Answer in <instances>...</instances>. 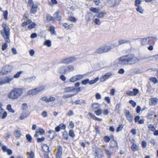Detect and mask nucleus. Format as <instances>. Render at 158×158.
<instances>
[{
    "label": "nucleus",
    "mask_w": 158,
    "mask_h": 158,
    "mask_svg": "<svg viewBox=\"0 0 158 158\" xmlns=\"http://www.w3.org/2000/svg\"><path fill=\"white\" fill-rule=\"evenodd\" d=\"M137 7L136 8V10L137 11L139 12L140 14H143L144 12V10L140 6H137Z\"/></svg>",
    "instance_id": "a878e982"
},
{
    "label": "nucleus",
    "mask_w": 158,
    "mask_h": 158,
    "mask_svg": "<svg viewBox=\"0 0 158 158\" xmlns=\"http://www.w3.org/2000/svg\"><path fill=\"white\" fill-rule=\"evenodd\" d=\"M14 135L16 137H20L21 135L20 131H15L14 132Z\"/></svg>",
    "instance_id": "ea45409f"
},
{
    "label": "nucleus",
    "mask_w": 158,
    "mask_h": 158,
    "mask_svg": "<svg viewBox=\"0 0 158 158\" xmlns=\"http://www.w3.org/2000/svg\"><path fill=\"white\" fill-rule=\"evenodd\" d=\"M104 153L106 155L107 158H111V156L113 153V152L107 149L106 148H104Z\"/></svg>",
    "instance_id": "f3484780"
},
{
    "label": "nucleus",
    "mask_w": 158,
    "mask_h": 158,
    "mask_svg": "<svg viewBox=\"0 0 158 158\" xmlns=\"http://www.w3.org/2000/svg\"><path fill=\"white\" fill-rule=\"evenodd\" d=\"M130 104H131L133 107H135L136 106V103L133 100H130L129 101Z\"/></svg>",
    "instance_id": "bf43d9fd"
},
{
    "label": "nucleus",
    "mask_w": 158,
    "mask_h": 158,
    "mask_svg": "<svg viewBox=\"0 0 158 158\" xmlns=\"http://www.w3.org/2000/svg\"><path fill=\"white\" fill-rule=\"evenodd\" d=\"M13 68V66L11 65H6L3 67L2 70V72L3 74H6L11 72Z\"/></svg>",
    "instance_id": "9d476101"
},
{
    "label": "nucleus",
    "mask_w": 158,
    "mask_h": 158,
    "mask_svg": "<svg viewBox=\"0 0 158 158\" xmlns=\"http://www.w3.org/2000/svg\"><path fill=\"white\" fill-rule=\"evenodd\" d=\"M133 92L134 94V96L136 95L139 93V90L136 89H133Z\"/></svg>",
    "instance_id": "338daca9"
},
{
    "label": "nucleus",
    "mask_w": 158,
    "mask_h": 158,
    "mask_svg": "<svg viewBox=\"0 0 158 158\" xmlns=\"http://www.w3.org/2000/svg\"><path fill=\"white\" fill-rule=\"evenodd\" d=\"M90 10L94 13H98L99 12L98 9L96 8L91 7L90 8Z\"/></svg>",
    "instance_id": "58836bf2"
},
{
    "label": "nucleus",
    "mask_w": 158,
    "mask_h": 158,
    "mask_svg": "<svg viewBox=\"0 0 158 158\" xmlns=\"http://www.w3.org/2000/svg\"><path fill=\"white\" fill-rule=\"evenodd\" d=\"M7 109L10 112L12 113L14 112V110L11 108V105H8L7 106Z\"/></svg>",
    "instance_id": "c03bdc74"
},
{
    "label": "nucleus",
    "mask_w": 158,
    "mask_h": 158,
    "mask_svg": "<svg viewBox=\"0 0 158 158\" xmlns=\"http://www.w3.org/2000/svg\"><path fill=\"white\" fill-rule=\"evenodd\" d=\"M59 73L61 74L67 73H68V70L66 66H61L59 68Z\"/></svg>",
    "instance_id": "dca6fc26"
},
{
    "label": "nucleus",
    "mask_w": 158,
    "mask_h": 158,
    "mask_svg": "<svg viewBox=\"0 0 158 158\" xmlns=\"http://www.w3.org/2000/svg\"><path fill=\"white\" fill-rule=\"evenodd\" d=\"M69 135L70 137H72V138H74L75 136L73 131L71 130H69Z\"/></svg>",
    "instance_id": "6e6d98bb"
},
{
    "label": "nucleus",
    "mask_w": 158,
    "mask_h": 158,
    "mask_svg": "<svg viewBox=\"0 0 158 158\" xmlns=\"http://www.w3.org/2000/svg\"><path fill=\"white\" fill-rule=\"evenodd\" d=\"M74 95H75L74 94H67V95H64L62 97H63V98L65 99L68 98H70V97L73 96Z\"/></svg>",
    "instance_id": "49530a36"
},
{
    "label": "nucleus",
    "mask_w": 158,
    "mask_h": 158,
    "mask_svg": "<svg viewBox=\"0 0 158 158\" xmlns=\"http://www.w3.org/2000/svg\"><path fill=\"white\" fill-rule=\"evenodd\" d=\"M148 127L149 130L152 132H154L155 130V128L154 126L151 124H149L148 126Z\"/></svg>",
    "instance_id": "cd10ccee"
},
{
    "label": "nucleus",
    "mask_w": 158,
    "mask_h": 158,
    "mask_svg": "<svg viewBox=\"0 0 158 158\" xmlns=\"http://www.w3.org/2000/svg\"><path fill=\"white\" fill-rule=\"evenodd\" d=\"M66 67L68 70V73L74 70V66L72 65H69L66 66Z\"/></svg>",
    "instance_id": "bb28decb"
},
{
    "label": "nucleus",
    "mask_w": 158,
    "mask_h": 158,
    "mask_svg": "<svg viewBox=\"0 0 158 158\" xmlns=\"http://www.w3.org/2000/svg\"><path fill=\"white\" fill-rule=\"evenodd\" d=\"M147 143L144 140H143L141 142V145L143 148H145L147 146Z\"/></svg>",
    "instance_id": "69168bd1"
},
{
    "label": "nucleus",
    "mask_w": 158,
    "mask_h": 158,
    "mask_svg": "<svg viewBox=\"0 0 158 158\" xmlns=\"http://www.w3.org/2000/svg\"><path fill=\"white\" fill-rule=\"evenodd\" d=\"M2 27L3 29L1 31V34L5 42L7 43H9L10 42L9 39L10 29L9 27L5 23H3Z\"/></svg>",
    "instance_id": "7ed1b4c3"
},
{
    "label": "nucleus",
    "mask_w": 158,
    "mask_h": 158,
    "mask_svg": "<svg viewBox=\"0 0 158 158\" xmlns=\"http://www.w3.org/2000/svg\"><path fill=\"white\" fill-rule=\"evenodd\" d=\"M48 133L50 134L49 135V137L52 139L54 136L55 134V131L52 130H50L48 131Z\"/></svg>",
    "instance_id": "393cba45"
},
{
    "label": "nucleus",
    "mask_w": 158,
    "mask_h": 158,
    "mask_svg": "<svg viewBox=\"0 0 158 158\" xmlns=\"http://www.w3.org/2000/svg\"><path fill=\"white\" fill-rule=\"evenodd\" d=\"M36 132L37 133H38L42 135L44 134L45 132L44 130L41 128H39L38 130L36 131Z\"/></svg>",
    "instance_id": "c756f323"
},
{
    "label": "nucleus",
    "mask_w": 158,
    "mask_h": 158,
    "mask_svg": "<svg viewBox=\"0 0 158 158\" xmlns=\"http://www.w3.org/2000/svg\"><path fill=\"white\" fill-rule=\"evenodd\" d=\"M149 80L152 82H153L154 84H155L157 83L158 80L155 77H152L149 78Z\"/></svg>",
    "instance_id": "f704fd0d"
},
{
    "label": "nucleus",
    "mask_w": 158,
    "mask_h": 158,
    "mask_svg": "<svg viewBox=\"0 0 158 158\" xmlns=\"http://www.w3.org/2000/svg\"><path fill=\"white\" fill-rule=\"evenodd\" d=\"M68 20L71 22H75L77 21L76 18L73 17H70L69 18Z\"/></svg>",
    "instance_id": "603ef678"
},
{
    "label": "nucleus",
    "mask_w": 158,
    "mask_h": 158,
    "mask_svg": "<svg viewBox=\"0 0 158 158\" xmlns=\"http://www.w3.org/2000/svg\"><path fill=\"white\" fill-rule=\"evenodd\" d=\"M107 79L108 78L106 76V75H104L100 78V81H103Z\"/></svg>",
    "instance_id": "13d9d810"
},
{
    "label": "nucleus",
    "mask_w": 158,
    "mask_h": 158,
    "mask_svg": "<svg viewBox=\"0 0 158 158\" xmlns=\"http://www.w3.org/2000/svg\"><path fill=\"white\" fill-rule=\"evenodd\" d=\"M100 106V104L98 103H93L92 105V107L94 109H98Z\"/></svg>",
    "instance_id": "c85d7f7f"
},
{
    "label": "nucleus",
    "mask_w": 158,
    "mask_h": 158,
    "mask_svg": "<svg viewBox=\"0 0 158 158\" xmlns=\"http://www.w3.org/2000/svg\"><path fill=\"white\" fill-rule=\"evenodd\" d=\"M22 73V71H19V72H17L14 75V77H13V78H19L20 77V75Z\"/></svg>",
    "instance_id": "37998d69"
},
{
    "label": "nucleus",
    "mask_w": 158,
    "mask_h": 158,
    "mask_svg": "<svg viewBox=\"0 0 158 158\" xmlns=\"http://www.w3.org/2000/svg\"><path fill=\"white\" fill-rule=\"evenodd\" d=\"M115 0H108V4L110 6H113L118 4V3L115 2Z\"/></svg>",
    "instance_id": "6ab92c4d"
},
{
    "label": "nucleus",
    "mask_w": 158,
    "mask_h": 158,
    "mask_svg": "<svg viewBox=\"0 0 158 158\" xmlns=\"http://www.w3.org/2000/svg\"><path fill=\"white\" fill-rule=\"evenodd\" d=\"M56 100V98L52 96H50L48 98V103L50 102H53Z\"/></svg>",
    "instance_id": "473e14b6"
},
{
    "label": "nucleus",
    "mask_w": 158,
    "mask_h": 158,
    "mask_svg": "<svg viewBox=\"0 0 158 158\" xmlns=\"http://www.w3.org/2000/svg\"><path fill=\"white\" fill-rule=\"evenodd\" d=\"M24 90L22 88H15L9 93L8 97L11 99H17L23 94Z\"/></svg>",
    "instance_id": "f03ea898"
},
{
    "label": "nucleus",
    "mask_w": 158,
    "mask_h": 158,
    "mask_svg": "<svg viewBox=\"0 0 158 158\" xmlns=\"http://www.w3.org/2000/svg\"><path fill=\"white\" fill-rule=\"evenodd\" d=\"M110 144L111 147L113 148L115 146H116L118 148V143L115 140L111 141L110 143Z\"/></svg>",
    "instance_id": "4be33fe9"
},
{
    "label": "nucleus",
    "mask_w": 158,
    "mask_h": 158,
    "mask_svg": "<svg viewBox=\"0 0 158 158\" xmlns=\"http://www.w3.org/2000/svg\"><path fill=\"white\" fill-rule=\"evenodd\" d=\"M139 60L134 55L129 54L120 57L118 63L122 65H131L136 63Z\"/></svg>",
    "instance_id": "f257e3e1"
},
{
    "label": "nucleus",
    "mask_w": 158,
    "mask_h": 158,
    "mask_svg": "<svg viewBox=\"0 0 158 158\" xmlns=\"http://www.w3.org/2000/svg\"><path fill=\"white\" fill-rule=\"evenodd\" d=\"M104 141L106 143H108L109 142L110 140V138L107 136H105L103 138Z\"/></svg>",
    "instance_id": "5fc2aeb1"
},
{
    "label": "nucleus",
    "mask_w": 158,
    "mask_h": 158,
    "mask_svg": "<svg viewBox=\"0 0 158 158\" xmlns=\"http://www.w3.org/2000/svg\"><path fill=\"white\" fill-rule=\"evenodd\" d=\"M27 106L26 103H23L22 105V109L24 110H26L27 108Z\"/></svg>",
    "instance_id": "09e8293b"
},
{
    "label": "nucleus",
    "mask_w": 158,
    "mask_h": 158,
    "mask_svg": "<svg viewBox=\"0 0 158 158\" xmlns=\"http://www.w3.org/2000/svg\"><path fill=\"white\" fill-rule=\"evenodd\" d=\"M28 4L31 7L30 10L31 14H34L37 11V6L34 4L32 0H29L28 2Z\"/></svg>",
    "instance_id": "6e6552de"
},
{
    "label": "nucleus",
    "mask_w": 158,
    "mask_h": 158,
    "mask_svg": "<svg viewBox=\"0 0 158 158\" xmlns=\"http://www.w3.org/2000/svg\"><path fill=\"white\" fill-rule=\"evenodd\" d=\"M142 2L141 0H135V6H140Z\"/></svg>",
    "instance_id": "79ce46f5"
},
{
    "label": "nucleus",
    "mask_w": 158,
    "mask_h": 158,
    "mask_svg": "<svg viewBox=\"0 0 158 158\" xmlns=\"http://www.w3.org/2000/svg\"><path fill=\"white\" fill-rule=\"evenodd\" d=\"M62 136L63 138L66 140L68 139V135L67 132L66 131H64L63 133Z\"/></svg>",
    "instance_id": "c9c22d12"
},
{
    "label": "nucleus",
    "mask_w": 158,
    "mask_h": 158,
    "mask_svg": "<svg viewBox=\"0 0 158 158\" xmlns=\"http://www.w3.org/2000/svg\"><path fill=\"white\" fill-rule=\"evenodd\" d=\"M41 100L42 101H44L47 103H48V98L46 96H44L41 98Z\"/></svg>",
    "instance_id": "0e129e2a"
},
{
    "label": "nucleus",
    "mask_w": 158,
    "mask_h": 158,
    "mask_svg": "<svg viewBox=\"0 0 158 158\" xmlns=\"http://www.w3.org/2000/svg\"><path fill=\"white\" fill-rule=\"evenodd\" d=\"M30 114L29 112L27 110H24L23 112L20 117L21 120L23 119L26 118Z\"/></svg>",
    "instance_id": "4468645a"
},
{
    "label": "nucleus",
    "mask_w": 158,
    "mask_h": 158,
    "mask_svg": "<svg viewBox=\"0 0 158 158\" xmlns=\"http://www.w3.org/2000/svg\"><path fill=\"white\" fill-rule=\"evenodd\" d=\"M44 44L47 46L48 47H50L51 46V42L50 40H46L44 43Z\"/></svg>",
    "instance_id": "2f4dec72"
},
{
    "label": "nucleus",
    "mask_w": 158,
    "mask_h": 158,
    "mask_svg": "<svg viewBox=\"0 0 158 158\" xmlns=\"http://www.w3.org/2000/svg\"><path fill=\"white\" fill-rule=\"evenodd\" d=\"M158 102V99L156 98H152L149 99V104L150 106L155 105Z\"/></svg>",
    "instance_id": "ddd939ff"
},
{
    "label": "nucleus",
    "mask_w": 158,
    "mask_h": 158,
    "mask_svg": "<svg viewBox=\"0 0 158 158\" xmlns=\"http://www.w3.org/2000/svg\"><path fill=\"white\" fill-rule=\"evenodd\" d=\"M131 149L133 152H135L139 150L138 147L136 144H132L131 146Z\"/></svg>",
    "instance_id": "5701e85b"
},
{
    "label": "nucleus",
    "mask_w": 158,
    "mask_h": 158,
    "mask_svg": "<svg viewBox=\"0 0 158 158\" xmlns=\"http://www.w3.org/2000/svg\"><path fill=\"white\" fill-rule=\"evenodd\" d=\"M62 147L60 146L58 147L57 152L56 153V158H61V156L62 154Z\"/></svg>",
    "instance_id": "f8f14e48"
},
{
    "label": "nucleus",
    "mask_w": 158,
    "mask_h": 158,
    "mask_svg": "<svg viewBox=\"0 0 158 158\" xmlns=\"http://www.w3.org/2000/svg\"><path fill=\"white\" fill-rule=\"evenodd\" d=\"M123 124H121L120 125H119L118 127H117V132H118L120 131H121L123 128Z\"/></svg>",
    "instance_id": "8fccbe9b"
},
{
    "label": "nucleus",
    "mask_w": 158,
    "mask_h": 158,
    "mask_svg": "<svg viewBox=\"0 0 158 158\" xmlns=\"http://www.w3.org/2000/svg\"><path fill=\"white\" fill-rule=\"evenodd\" d=\"M36 26V24L35 23L33 22L32 24H30L28 26V28L29 29H31L33 28H35Z\"/></svg>",
    "instance_id": "e433bc0d"
},
{
    "label": "nucleus",
    "mask_w": 158,
    "mask_h": 158,
    "mask_svg": "<svg viewBox=\"0 0 158 158\" xmlns=\"http://www.w3.org/2000/svg\"><path fill=\"white\" fill-rule=\"evenodd\" d=\"M13 79V77L10 76H6L3 78H0V85L6 83H9Z\"/></svg>",
    "instance_id": "0eeeda50"
},
{
    "label": "nucleus",
    "mask_w": 158,
    "mask_h": 158,
    "mask_svg": "<svg viewBox=\"0 0 158 158\" xmlns=\"http://www.w3.org/2000/svg\"><path fill=\"white\" fill-rule=\"evenodd\" d=\"M131 41L130 40L121 39L118 40V45H121L125 44H131Z\"/></svg>",
    "instance_id": "2eb2a0df"
},
{
    "label": "nucleus",
    "mask_w": 158,
    "mask_h": 158,
    "mask_svg": "<svg viewBox=\"0 0 158 158\" xmlns=\"http://www.w3.org/2000/svg\"><path fill=\"white\" fill-rule=\"evenodd\" d=\"M59 11L57 10L54 15V17L55 19L59 21L61 19V16L60 15Z\"/></svg>",
    "instance_id": "a211bd4d"
},
{
    "label": "nucleus",
    "mask_w": 158,
    "mask_h": 158,
    "mask_svg": "<svg viewBox=\"0 0 158 158\" xmlns=\"http://www.w3.org/2000/svg\"><path fill=\"white\" fill-rule=\"evenodd\" d=\"M92 15L93 14L89 12L85 16L86 21L87 22L89 21L90 20Z\"/></svg>",
    "instance_id": "412c9836"
},
{
    "label": "nucleus",
    "mask_w": 158,
    "mask_h": 158,
    "mask_svg": "<svg viewBox=\"0 0 158 158\" xmlns=\"http://www.w3.org/2000/svg\"><path fill=\"white\" fill-rule=\"evenodd\" d=\"M45 87L43 86L35 88L33 89L29 90L27 92V94L28 95H34L44 90Z\"/></svg>",
    "instance_id": "39448f33"
},
{
    "label": "nucleus",
    "mask_w": 158,
    "mask_h": 158,
    "mask_svg": "<svg viewBox=\"0 0 158 158\" xmlns=\"http://www.w3.org/2000/svg\"><path fill=\"white\" fill-rule=\"evenodd\" d=\"M95 96L96 99H100L101 98V95L98 93H96L95 94Z\"/></svg>",
    "instance_id": "774afa93"
},
{
    "label": "nucleus",
    "mask_w": 158,
    "mask_h": 158,
    "mask_svg": "<svg viewBox=\"0 0 158 158\" xmlns=\"http://www.w3.org/2000/svg\"><path fill=\"white\" fill-rule=\"evenodd\" d=\"M111 49L110 46H104L98 48L96 51L97 53L101 54L104 52H106L109 51Z\"/></svg>",
    "instance_id": "423d86ee"
},
{
    "label": "nucleus",
    "mask_w": 158,
    "mask_h": 158,
    "mask_svg": "<svg viewBox=\"0 0 158 158\" xmlns=\"http://www.w3.org/2000/svg\"><path fill=\"white\" fill-rule=\"evenodd\" d=\"M125 114L126 116V118L130 122L132 121L133 116H131L129 110H126L125 112Z\"/></svg>",
    "instance_id": "9b49d317"
},
{
    "label": "nucleus",
    "mask_w": 158,
    "mask_h": 158,
    "mask_svg": "<svg viewBox=\"0 0 158 158\" xmlns=\"http://www.w3.org/2000/svg\"><path fill=\"white\" fill-rule=\"evenodd\" d=\"M102 110L99 109L94 112V113L97 115H100L102 114Z\"/></svg>",
    "instance_id": "de8ad7c7"
},
{
    "label": "nucleus",
    "mask_w": 158,
    "mask_h": 158,
    "mask_svg": "<svg viewBox=\"0 0 158 158\" xmlns=\"http://www.w3.org/2000/svg\"><path fill=\"white\" fill-rule=\"evenodd\" d=\"M35 76H32V77L28 78L27 79V81L28 82H31L35 80Z\"/></svg>",
    "instance_id": "a18cd8bd"
},
{
    "label": "nucleus",
    "mask_w": 158,
    "mask_h": 158,
    "mask_svg": "<svg viewBox=\"0 0 158 158\" xmlns=\"http://www.w3.org/2000/svg\"><path fill=\"white\" fill-rule=\"evenodd\" d=\"M42 149L44 152H49V147L47 145H44L42 147Z\"/></svg>",
    "instance_id": "4c0bfd02"
},
{
    "label": "nucleus",
    "mask_w": 158,
    "mask_h": 158,
    "mask_svg": "<svg viewBox=\"0 0 158 158\" xmlns=\"http://www.w3.org/2000/svg\"><path fill=\"white\" fill-rule=\"evenodd\" d=\"M52 18V17L50 16L49 14H47L46 15V20L48 21H50Z\"/></svg>",
    "instance_id": "e2e57ef3"
},
{
    "label": "nucleus",
    "mask_w": 158,
    "mask_h": 158,
    "mask_svg": "<svg viewBox=\"0 0 158 158\" xmlns=\"http://www.w3.org/2000/svg\"><path fill=\"white\" fill-rule=\"evenodd\" d=\"M75 76L77 81H78L81 79L83 77L84 75L81 74H79L75 75Z\"/></svg>",
    "instance_id": "3c124183"
},
{
    "label": "nucleus",
    "mask_w": 158,
    "mask_h": 158,
    "mask_svg": "<svg viewBox=\"0 0 158 158\" xmlns=\"http://www.w3.org/2000/svg\"><path fill=\"white\" fill-rule=\"evenodd\" d=\"M63 26L65 27V28L67 29H71L72 27L70 25H68L66 23H63Z\"/></svg>",
    "instance_id": "72a5a7b5"
},
{
    "label": "nucleus",
    "mask_w": 158,
    "mask_h": 158,
    "mask_svg": "<svg viewBox=\"0 0 158 158\" xmlns=\"http://www.w3.org/2000/svg\"><path fill=\"white\" fill-rule=\"evenodd\" d=\"M75 88L73 87H68L64 89V92H69L72 91H74Z\"/></svg>",
    "instance_id": "aec40b11"
},
{
    "label": "nucleus",
    "mask_w": 158,
    "mask_h": 158,
    "mask_svg": "<svg viewBox=\"0 0 158 158\" xmlns=\"http://www.w3.org/2000/svg\"><path fill=\"white\" fill-rule=\"evenodd\" d=\"M41 115L44 118L48 116L47 112L45 111H43L41 113Z\"/></svg>",
    "instance_id": "680f3d73"
},
{
    "label": "nucleus",
    "mask_w": 158,
    "mask_h": 158,
    "mask_svg": "<svg viewBox=\"0 0 158 158\" xmlns=\"http://www.w3.org/2000/svg\"><path fill=\"white\" fill-rule=\"evenodd\" d=\"M155 40L156 41L157 40L156 37L151 36L140 39V42L142 45H145L148 43V44H152V43L154 42L153 40Z\"/></svg>",
    "instance_id": "20e7f679"
},
{
    "label": "nucleus",
    "mask_w": 158,
    "mask_h": 158,
    "mask_svg": "<svg viewBox=\"0 0 158 158\" xmlns=\"http://www.w3.org/2000/svg\"><path fill=\"white\" fill-rule=\"evenodd\" d=\"M98 77H96L94 80H92L90 81L89 80V84L90 85L94 84L98 80Z\"/></svg>",
    "instance_id": "7c9ffc66"
},
{
    "label": "nucleus",
    "mask_w": 158,
    "mask_h": 158,
    "mask_svg": "<svg viewBox=\"0 0 158 158\" xmlns=\"http://www.w3.org/2000/svg\"><path fill=\"white\" fill-rule=\"evenodd\" d=\"M94 22L97 25H100L101 23V22L99 19H95L94 20Z\"/></svg>",
    "instance_id": "864d4df0"
},
{
    "label": "nucleus",
    "mask_w": 158,
    "mask_h": 158,
    "mask_svg": "<svg viewBox=\"0 0 158 158\" xmlns=\"http://www.w3.org/2000/svg\"><path fill=\"white\" fill-rule=\"evenodd\" d=\"M105 15V14L103 12H101L97 15V17L99 18H103Z\"/></svg>",
    "instance_id": "4d7b16f0"
},
{
    "label": "nucleus",
    "mask_w": 158,
    "mask_h": 158,
    "mask_svg": "<svg viewBox=\"0 0 158 158\" xmlns=\"http://www.w3.org/2000/svg\"><path fill=\"white\" fill-rule=\"evenodd\" d=\"M31 21L30 19H29L27 21L23 22L22 24V26L23 27L31 23Z\"/></svg>",
    "instance_id": "a19ab883"
},
{
    "label": "nucleus",
    "mask_w": 158,
    "mask_h": 158,
    "mask_svg": "<svg viewBox=\"0 0 158 158\" xmlns=\"http://www.w3.org/2000/svg\"><path fill=\"white\" fill-rule=\"evenodd\" d=\"M8 13V12L7 10L3 12V15L4 16V19L6 20L7 19Z\"/></svg>",
    "instance_id": "052dcab7"
},
{
    "label": "nucleus",
    "mask_w": 158,
    "mask_h": 158,
    "mask_svg": "<svg viewBox=\"0 0 158 158\" xmlns=\"http://www.w3.org/2000/svg\"><path fill=\"white\" fill-rule=\"evenodd\" d=\"M49 30L51 34L53 35L56 34V31L55 30V27L53 26H51L49 27Z\"/></svg>",
    "instance_id": "b1692460"
},
{
    "label": "nucleus",
    "mask_w": 158,
    "mask_h": 158,
    "mask_svg": "<svg viewBox=\"0 0 158 158\" xmlns=\"http://www.w3.org/2000/svg\"><path fill=\"white\" fill-rule=\"evenodd\" d=\"M76 60L77 58H76L74 57H71L63 60H62L61 62L62 63L64 64H69L74 62Z\"/></svg>",
    "instance_id": "1a4fd4ad"
}]
</instances>
